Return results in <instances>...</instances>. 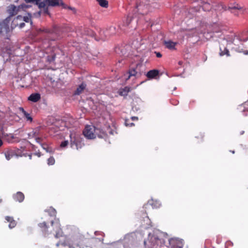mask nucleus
<instances>
[{"mask_svg": "<svg viewBox=\"0 0 248 248\" xmlns=\"http://www.w3.org/2000/svg\"><path fill=\"white\" fill-rule=\"evenodd\" d=\"M244 133H245V131L242 130V131H241L240 132V134L241 135H243V134H244Z\"/></svg>", "mask_w": 248, "mask_h": 248, "instance_id": "a18cd8bd", "label": "nucleus"}, {"mask_svg": "<svg viewBox=\"0 0 248 248\" xmlns=\"http://www.w3.org/2000/svg\"><path fill=\"white\" fill-rule=\"evenodd\" d=\"M70 146L74 149L78 150L83 146L82 139L79 134L71 133L70 135Z\"/></svg>", "mask_w": 248, "mask_h": 248, "instance_id": "39448f33", "label": "nucleus"}, {"mask_svg": "<svg viewBox=\"0 0 248 248\" xmlns=\"http://www.w3.org/2000/svg\"><path fill=\"white\" fill-rule=\"evenodd\" d=\"M59 27L56 26H55L53 27L52 29H46L45 30V32L52 33V34H55L56 35H59Z\"/></svg>", "mask_w": 248, "mask_h": 248, "instance_id": "a211bd4d", "label": "nucleus"}, {"mask_svg": "<svg viewBox=\"0 0 248 248\" xmlns=\"http://www.w3.org/2000/svg\"><path fill=\"white\" fill-rule=\"evenodd\" d=\"M169 244L171 248H183V246L182 242L174 238L169 239Z\"/></svg>", "mask_w": 248, "mask_h": 248, "instance_id": "9d476101", "label": "nucleus"}, {"mask_svg": "<svg viewBox=\"0 0 248 248\" xmlns=\"http://www.w3.org/2000/svg\"><path fill=\"white\" fill-rule=\"evenodd\" d=\"M34 154H35V155H37L38 157H40V156H41V153H40V152L36 153H35Z\"/></svg>", "mask_w": 248, "mask_h": 248, "instance_id": "a19ab883", "label": "nucleus"}, {"mask_svg": "<svg viewBox=\"0 0 248 248\" xmlns=\"http://www.w3.org/2000/svg\"><path fill=\"white\" fill-rule=\"evenodd\" d=\"M25 1L27 3L35 2L39 9H43L42 11L39 12L40 15L41 12L45 15H49L48 6L56 7L64 4L62 0H25Z\"/></svg>", "mask_w": 248, "mask_h": 248, "instance_id": "f03ea898", "label": "nucleus"}, {"mask_svg": "<svg viewBox=\"0 0 248 248\" xmlns=\"http://www.w3.org/2000/svg\"><path fill=\"white\" fill-rule=\"evenodd\" d=\"M46 212H48L50 216L56 217V216L57 212L56 210L52 207H50L48 210H46Z\"/></svg>", "mask_w": 248, "mask_h": 248, "instance_id": "393cba45", "label": "nucleus"}, {"mask_svg": "<svg viewBox=\"0 0 248 248\" xmlns=\"http://www.w3.org/2000/svg\"><path fill=\"white\" fill-rule=\"evenodd\" d=\"M125 125L126 126H132L134 125V124L133 123H130L129 120L128 119L125 120Z\"/></svg>", "mask_w": 248, "mask_h": 248, "instance_id": "c85d7f7f", "label": "nucleus"}, {"mask_svg": "<svg viewBox=\"0 0 248 248\" xmlns=\"http://www.w3.org/2000/svg\"><path fill=\"white\" fill-rule=\"evenodd\" d=\"M51 225L54 226V228L56 229V234L55 235V237L56 238H59L61 237H62L63 235V232L62 229L60 227V223L59 222H56V223L54 224L53 221H51Z\"/></svg>", "mask_w": 248, "mask_h": 248, "instance_id": "1a4fd4ad", "label": "nucleus"}, {"mask_svg": "<svg viewBox=\"0 0 248 248\" xmlns=\"http://www.w3.org/2000/svg\"><path fill=\"white\" fill-rule=\"evenodd\" d=\"M28 156H29V159H30V160H31V158H32V155H31V154L28 155Z\"/></svg>", "mask_w": 248, "mask_h": 248, "instance_id": "c03bdc74", "label": "nucleus"}, {"mask_svg": "<svg viewBox=\"0 0 248 248\" xmlns=\"http://www.w3.org/2000/svg\"><path fill=\"white\" fill-rule=\"evenodd\" d=\"M55 58V56H54L52 58H53V60H54Z\"/></svg>", "mask_w": 248, "mask_h": 248, "instance_id": "de8ad7c7", "label": "nucleus"}, {"mask_svg": "<svg viewBox=\"0 0 248 248\" xmlns=\"http://www.w3.org/2000/svg\"><path fill=\"white\" fill-rule=\"evenodd\" d=\"M243 53L245 54V55H248V50H244L243 51Z\"/></svg>", "mask_w": 248, "mask_h": 248, "instance_id": "79ce46f5", "label": "nucleus"}, {"mask_svg": "<svg viewBox=\"0 0 248 248\" xmlns=\"http://www.w3.org/2000/svg\"><path fill=\"white\" fill-rule=\"evenodd\" d=\"M221 10H223L224 11L229 10L232 14L235 16H238L239 14V11L242 9L241 7L239 4L234 3L231 4L228 7H227L224 5L222 3H220Z\"/></svg>", "mask_w": 248, "mask_h": 248, "instance_id": "0eeeda50", "label": "nucleus"}, {"mask_svg": "<svg viewBox=\"0 0 248 248\" xmlns=\"http://www.w3.org/2000/svg\"><path fill=\"white\" fill-rule=\"evenodd\" d=\"M25 25V24L24 23H21L19 24V28H23Z\"/></svg>", "mask_w": 248, "mask_h": 248, "instance_id": "e433bc0d", "label": "nucleus"}, {"mask_svg": "<svg viewBox=\"0 0 248 248\" xmlns=\"http://www.w3.org/2000/svg\"><path fill=\"white\" fill-rule=\"evenodd\" d=\"M241 41L245 43L244 45L248 48V37L245 38L241 39Z\"/></svg>", "mask_w": 248, "mask_h": 248, "instance_id": "2f4dec72", "label": "nucleus"}, {"mask_svg": "<svg viewBox=\"0 0 248 248\" xmlns=\"http://www.w3.org/2000/svg\"><path fill=\"white\" fill-rule=\"evenodd\" d=\"M232 153L233 154H234V151H232Z\"/></svg>", "mask_w": 248, "mask_h": 248, "instance_id": "603ef678", "label": "nucleus"}, {"mask_svg": "<svg viewBox=\"0 0 248 248\" xmlns=\"http://www.w3.org/2000/svg\"><path fill=\"white\" fill-rule=\"evenodd\" d=\"M47 152H52V150L51 149H50L49 148H44Z\"/></svg>", "mask_w": 248, "mask_h": 248, "instance_id": "58836bf2", "label": "nucleus"}, {"mask_svg": "<svg viewBox=\"0 0 248 248\" xmlns=\"http://www.w3.org/2000/svg\"><path fill=\"white\" fill-rule=\"evenodd\" d=\"M220 3H214L212 5H211L208 2H204L202 5V8L204 11H209L212 8H214L215 10H221Z\"/></svg>", "mask_w": 248, "mask_h": 248, "instance_id": "6e6552de", "label": "nucleus"}, {"mask_svg": "<svg viewBox=\"0 0 248 248\" xmlns=\"http://www.w3.org/2000/svg\"><path fill=\"white\" fill-rule=\"evenodd\" d=\"M177 44V42H173L170 40L164 42V45L166 48L170 50H175V46Z\"/></svg>", "mask_w": 248, "mask_h": 248, "instance_id": "4468645a", "label": "nucleus"}, {"mask_svg": "<svg viewBox=\"0 0 248 248\" xmlns=\"http://www.w3.org/2000/svg\"><path fill=\"white\" fill-rule=\"evenodd\" d=\"M13 198L15 201L19 202H22L25 198L24 195L21 192H17L16 194H14Z\"/></svg>", "mask_w": 248, "mask_h": 248, "instance_id": "f8f14e48", "label": "nucleus"}, {"mask_svg": "<svg viewBox=\"0 0 248 248\" xmlns=\"http://www.w3.org/2000/svg\"><path fill=\"white\" fill-rule=\"evenodd\" d=\"M131 119L133 121L138 120V118L137 117H135V116L131 117Z\"/></svg>", "mask_w": 248, "mask_h": 248, "instance_id": "4c0bfd02", "label": "nucleus"}, {"mask_svg": "<svg viewBox=\"0 0 248 248\" xmlns=\"http://www.w3.org/2000/svg\"><path fill=\"white\" fill-rule=\"evenodd\" d=\"M153 202V201L149 202V204H151L153 208H158L160 206V204L159 203H156V204H155Z\"/></svg>", "mask_w": 248, "mask_h": 248, "instance_id": "7c9ffc66", "label": "nucleus"}, {"mask_svg": "<svg viewBox=\"0 0 248 248\" xmlns=\"http://www.w3.org/2000/svg\"><path fill=\"white\" fill-rule=\"evenodd\" d=\"M146 218L147 219L149 220V217H146Z\"/></svg>", "mask_w": 248, "mask_h": 248, "instance_id": "09e8293b", "label": "nucleus"}, {"mask_svg": "<svg viewBox=\"0 0 248 248\" xmlns=\"http://www.w3.org/2000/svg\"><path fill=\"white\" fill-rule=\"evenodd\" d=\"M3 145V141L1 140L0 139V147H1Z\"/></svg>", "mask_w": 248, "mask_h": 248, "instance_id": "37998d69", "label": "nucleus"}, {"mask_svg": "<svg viewBox=\"0 0 248 248\" xmlns=\"http://www.w3.org/2000/svg\"><path fill=\"white\" fill-rule=\"evenodd\" d=\"M5 219L8 222H9V227L10 229H12V228H14L16 226V222L14 219L13 217H9V216H6V217H5Z\"/></svg>", "mask_w": 248, "mask_h": 248, "instance_id": "6ab92c4d", "label": "nucleus"}, {"mask_svg": "<svg viewBox=\"0 0 248 248\" xmlns=\"http://www.w3.org/2000/svg\"><path fill=\"white\" fill-rule=\"evenodd\" d=\"M19 109L20 111L22 112V113L23 114V116L26 118L27 121H29L30 122H31L32 121V118L30 116V114L29 113H28L24 110V109L23 108L20 107Z\"/></svg>", "mask_w": 248, "mask_h": 248, "instance_id": "412c9836", "label": "nucleus"}, {"mask_svg": "<svg viewBox=\"0 0 248 248\" xmlns=\"http://www.w3.org/2000/svg\"><path fill=\"white\" fill-rule=\"evenodd\" d=\"M131 91V88L128 86L124 87V88L120 89L118 91V93L121 96H126Z\"/></svg>", "mask_w": 248, "mask_h": 248, "instance_id": "2eb2a0df", "label": "nucleus"}, {"mask_svg": "<svg viewBox=\"0 0 248 248\" xmlns=\"http://www.w3.org/2000/svg\"><path fill=\"white\" fill-rule=\"evenodd\" d=\"M99 5L104 8L108 7V2L106 0H96Z\"/></svg>", "mask_w": 248, "mask_h": 248, "instance_id": "5701e85b", "label": "nucleus"}, {"mask_svg": "<svg viewBox=\"0 0 248 248\" xmlns=\"http://www.w3.org/2000/svg\"><path fill=\"white\" fill-rule=\"evenodd\" d=\"M233 243L231 241H228L225 245L226 248H228V247H231L232 246Z\"/></svg>", "mask_w": 248, "mask_h": 248, "instance_id": "72a5a7b5", "label": "nucleus"}, {"mask_svg": "<svg viewBox=\"0 0 248 248\" xmlns=\"http://www.w3.org/2000/svg\"><path fill=\"white\" fill-rule=\"evenodd\" d=\"M41 99V95L39 93H33L31 94L28 97V100L35 103L38 102Z\"/></svg>", "mask_w": 248, "mask_h": 248, "instance_id": "9b49d317", "label": "nucleus"}, {"mask_svg": "<svg viewBox=\"0 0 248 248\" xmlns=\"http://www.w3.org/2000/svg\"><path fill=\"white\" fill-rule=\"evenodd\" d=\"M116 33V28L114 26L110 27L108 29L104 31L105 35L106 36L112 35Z\"/></svg>", "mask_w": 248, "mask_h": 248, "instance_id": "f3484780", "label": "nucleus"}, {"mask_svg": "<svg viewBox=\"0 0 248 248\" xmlns=\"http://www.w3.org/2000/svg\"><path fill=\"white\" fill-rule=\"evenodd\" d=\"M67 8L68 9L72 10L74 14H75L76 13V9L74 7H72L71 6H68V7H67Z\"/></svg>", "mask_w": 248, "mask_h": 248, "instance_id": "f704fd0d", "label": "nucleus"}, {"mask_svg": "<svg viewBox=\"0 0 248 248\" xmlns=\"http://www.w3.org/2000/svg\"><path fill=\"white\" fill-rule=\"evenodd\" d=\"M68 141L64 140L61 142V143L60 144V146L61 148H65L68 145Z\"/></svg>", "mask_w": 248, "mask_h": 248, "instance_id": "c756f323", "label": "nucleus"}, {"mask_svg": "<svg viewBox=\"0 0 248 248\" xmlns=\"http://www.w3.org/2000/svg\"><path fill=\"white\" fill-rule=\"evenodd\" d=\"M22 149V147L20 149L16 147H8L5 148L1 154H3L6 159L9 161L14 156L16 157L26 156L27 154L23 153Z\"/></svg>", "mask_w": 248, "mask_h": 248, "instance_id": "20e7f679", "label": "nucleus"}, {"mask_svg": "<svg viewBox=\"0 0 248 248\" xmlns=\"http://www.w3.org/2000/svg\"><path fill=\"white\" fill-rule=\"evenodd\" d=\"M55 160L53 156H50L47 159V164L48 165H53L55 164Z\"/></svg>", "mask_w": 248, "mask_h": 248, "instance_id": "cd10ccee", "label": "nucleus"}, {"mask_svg": "<svg viewBox=\"0 0 248 248\" xmlns=\"http://www.w3.org/2000/svg\"><path fill=\"white\" fill-rule=\"evenodd\" d=\"M18 11V8L14 5L9 6L8 9V13L11 16H13L17 14Z\"/></svg>", "mask_w": 248, "mask_h": 248, "instance_id": "dca6fc26", "label": "nucleus"}, {"mask_svg": "<svg viewBox=\"0 0 248 248\" xmlns=\"http://www.w3.org/2000/svg\"><path fill=\"white\" fill-rule=\"evenodd\" d=\"M39 134V129L36 128L28 133L29 138H36Z\"/></svg>", "mask_w": 248, "mask_h": 248, "instance_id": "4be33fe9", "label": "nucleus"}, {"mask_svg": "<svg viewBox=\"0 0 248 248\" xmlns=\"http://www.w3.org/2000/svg\"><path fill=\"white\" fill-rule=\"evenodd\" d=\"M149 239L151 243L152 248H165L169 247L165 245V240L162 238H159L156 235H149Z\"/></svg>", "mask_w": 248, "mask_h": 248, "instance_id": "423d86ee", "label": "nucleus"}, {"mask_svg": "<svg viewBox=\"0 0 248 248\" xmlns=\"http://www.w3.org/2000/svg\"><path fill=\"white\" fill-rule=\"evenodd\" d=\"M146 242L145 241H144V243L145 245L146 244Z\"/></svg>", "mask_w": 248, "mask_h": 248, "instance_id": "8fccbe9b", "label": "nucleus"}, {"mask_svg": "<svg viewBox=\"0 0 248 248\" xmlns=\"http://www.w3.org/2000/svg\"><path fill=\"white\" fill-rule=\"evenodd\" d=\"M2 202V200L0 199V203Z\"/></svg>", "mask_w": 248, "mask_h": 248, "instance_id": "3c124183", "label": "nucleus"}, {"mask_svg": "<svg viewBox=\"0 0 248 248\" xmlns=\"http://www.w3.org/2000/svg\"><path fill=\"white\" fill-rule=\"evenodd\" d=\"M38 226L42 229V230L44 232L46 233L47 232L48 227L46 222L39 223Z\"/></svg>", "mask_w": 248, "mask_h": 248, "instance_id": "b1692460", "label": "nucleus"}, {"mask_svg": "<svg viewBox=\"0 0 248 248\" xmlns=\"http://www.w3.org/2000/svg\"><path fill=\"white\" fill-rule=\"evenodd\" d=\"M220 52L219 54H220V56H223L224 55H226L227 56H229L230 55L229 51L226 48H224V51H222L221 48H220Z\"/></svg>", "mask_w": 248, "mask_h": 248, "instance_id": "bb28decb", "label": "nucleus"}, {"mask_svg": "<svg viewBox=\"0 0 248 248\" xmlns=\"http://www.w3.org/2000/svg\"><path fill=\"white\" fill-rule=\"evenodd\" d=\"M150 11L151 6L148 0H138L131 13L128 15L124 21L123 26L128 27L134 18H136V23L142 22L143 21H148L149 18L146 16Z\"/></svg>", "mask_w": 248, "mask_h": 248, "instance_id": "f257e3e1", "label": "nucleus"}, {"mask_svg": "<svg viewBox=\"0 0 248 248\" xmlns=\"http://www.w3.org/2000/svg\"><path fill=\"white\" fill-rule=\"evenodd\" d=\"M86 85L82 83L77 88L75 91L74 93V95H79L85 89Z\"/></svg>", "mask_w": 248, "mask_h": 248, "instance_id": "aec40b11", "label": "nucleus"}, {"mask_svg": "<svg viewBox=\"0 0 248 248\" xmlns=\"http://www.w3.org/2000/svg\"><path fill=\"white\" fill-rule=\"evenodd\" d=\"M35 138V140H36V142H40V141H41V139L40 138H38V137H36Z\"/></svg>", "mask_w": 248, "mask_h": 248, "instance_id": "ea45409f", "label": "nucleus"}, {"mask_svg": "<svg viewBox=\"0 0 248 248\" xmlns=\"http://www.w3.org/2000/svg\"><path fill=\"white\" fill-rule=\"evenodd\" d=\"M137 72L136 70V68H130L129 70V71H128V78L126 79H129L131 77H132V76H135L137 74Z\"/></svg>", "mask_w": 248, "mask_h": 248, "instance_id": "a878e982", "label": "nucleus"}, {"mask_svg": "<svg viewBox=\"0 0 248 248\" xmlns=\"http://www.w3.org/2000/svg\"><path fill=\"white\" fill-rule=\"evenodd\" d=\"M23 20L26 22H29L31 21V18L28 16H25L23 17Z\"/></svg>", "mask_w": 248, "mask_h": 248, "instance_id": "473e14b6", "label": "nucleus"}, {"mask_svg": "<svg viewBox=\"0 0 248 248\" xmlns=\"http://www.w3.org/2000/svg\"><path fill=\"white\" fill-rule=\"evenodd\" d=\"M159 74V71L156 69L150 70L146 74L147 77L149 79L155 78Z\"/></svg>", "mask_w": 248, "mask_h": 248, "instance_id": "ddd939ff", "label": "nucleus"}, {"mask_svg": "<svg viewBox=\"0 0 248 248\" xmlns=\"http://www.w3.org/2000/svg\"><path fill=\"white\" fill-rule=\"evenodd\" d=\"M83 133L85 137L88 139H93L97 136L99 138H104L107 134L100 128H97L93 125L86 126Z\"/></svg>", "mask_w": 248, "mask_h": 248, "instance_id": "7ed1b4c3", "label": "nucleus"}, {"mask_svg": "<svg viewBox=\"0 0 248 248\" xmlns=\"http://www.w3.org/2000/svg\"><path fill=\"white\" fill-rule=\"evenodd\" d=\"M60 242H58V243H57L56 244V246H57V247H58L60 246Z\"/></svg>", "mask_w": 248, "mask_h": 248, "instance_id": "49530a36", "label": "nucleus"}, {"mask_svg": "<svg viewBox=\"0 0 248 248\" xmlns=\"http://www.w3.org/2000/svg\"><path fill=\"white\" fill-rule=\"evenodd\" d=\"M156 54V56L157 58H161L162 57V54L158 52H155Z\"/></svg>", "mask_w": 248, "mask_h": 248, "instance_id": "c9c22d12", "label": "nucleus"}]
</instances>
